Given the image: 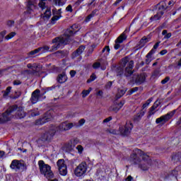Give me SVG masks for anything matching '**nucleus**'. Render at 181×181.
<instances>
[{
	"mask_svg": "<svg viewBox=\"0 0 181 181\" xmlns=\"http://www.w3.org/2000/svg\"><path fill=\"white\" fill-rule=\"evenodd\" d=\"M130 160L134 165H138L141 170H148L153 163L149 155L139 148H134L130 156Z\"/></svg>",
	"mask_w": 181,
	"mask_h": 181,
	"instance_id": "f257e3e1",
	"label": "nucleus"
},
{
	"mask_svg": "<svg viewBox=\"0 0 181 181\" xmlns=\"http://www.w3.org/2000/svg\"><path fill=\"white\" fill-rule=\"evenodd\" d=\"M76 28V25H72L71 30H66L64 35L52 40V43H54V45L52 47L50 52H56V50L60 49L63 45H67V43L70 42V37L78 32V30H74Z\"/></svg>",
	"mask_w": 181,
	"mask_h": 181,
	"instance_id": "f03ea898",
	"label": "nucleus"
},
{
	"mask_svg": "<svg viewBox=\"0 0 181 181\" xmlns=\"http://www.w3.org/2000/svg\"><path fill=\"white\" fill-rule=\"evenodd\" d=\"M16 110V118L22 119L26 117V113H25L23 108L18 107V106L15 105L8 107V109L4 113L0 114V124L6 122V121H10L11 118H12L11 114H12V112Z\"/></svg>",
	"mask_w": 181,
	"mask_h": 181,
	"instance_id": "7ed1b4c3",
	"label": "nucleus"
},
{
	"mask_svg": "<svg viewBox=\"0 0 181 181\" xmlns=\"http://www.w3.org/2000/svg\"><path fill=\"white\" fill-rule=\"evenodd\" d=\"M132 128H134V125L131 122H127L125 125L119 126V131L115 129H110L109 131L110 134H112L113 135H123V136H127V135H129L131 131H132Z\"/></svg>",
	"mask_w": 181,
	"mask_h": 181,
	"instance_id": "20e7f679",
	"label": "nucleus"
},
{
	"mask_svg": "<svg viewBox=\"0 0 181 181\" xmlns=\"http://www.w3.org/2000/svg\"><path fill=\"white\" fill-rule=\"evenodd\" d=\"M38 165L41 175H43L46 179H52L54 175L50 165L45 164L44 160H40Z\"/></svg>",
	"mask_w": 181,
	"mask_h": 181,
	"instance_id": "39448f33",
	"label": "nucleus"
},
{
	"mask_svg": "<svg viewBox=\"0 0 181 181\" xmlns=\"http://www.w3.org/2000/svg\"><path fill=\"white\" fill-rule=\"evenodd\" d=\"M87 173V163L82 162L74 170V174L78 177H81V176H84Z\"/></svg>",
	"mask_w": 181,
	"mask_h": 181,
	"instance_id": "423d86ee",
	"label": "nucleus"
},
{
	"mask_svg": "<svg viewBox=\"0 0 181 181\" xmlns=\"http://www.w3.org/2000/svg\"><path fill=\"white\" fill-rule=\"evenodd\" d=\"M26 8L28 13H35V11L39 9V6H37V0H27Z\"/></svg>",
	"mask_w": 181,
	"mask_h": 181,
	"instance_id": "0eeeda50",
	"label": "nucleus"
},
{
	"mask_svg": "<svg viewBox=\"0 0 181 181\" xmlns=\"http://www.w3.org/2000/svg\"><path fill=\"white\" fill-rule=\"evenodd\" d=\"M10 168L11 169H13V170L18 172V170H21V169H26V164L22 160H13L10 165Z\"/></svg>",
	"mask_w": 181,
	"mask_h": 181,
	"instance_id": "6e6552de",
	"label": "nucleus"
},
{
	"mask_svg": "<svg viewBox=\"0 0 181 181\" xmlns=\"http://www.w3.org/2000/svg\"><path fill=\"white\" fill-rule=\"evenodd\" d=\"M51 119H53V111L49 110L45 113L44 117L36 120L35 124L37 125H43V124L49 122Z\"/></svg>",
	"mask_w": 181,
	"mask_h": 181,
	"instance_id": "1a4fd4ad",
	"label": "nucleus"
},
{
	"mask_svg": "<svg viewBox=\"0 0 181 181\" xmlns=\"http://www.w3.org/2000/svg\"><path fill=\"white\" fill-rule=\"evenodd\" d=\"M176 113V110H173L172 112H170L167 113L165 115H163L156 119V124H165V122H168L172 117L175 115Z\"/></svg>",
	"mask_w": 181,
	"mask_h": 181,
	"instance_id": "9d476101",
	"label": "nucleus"
},
{
	"mask_svg": "<svg viewBox=\"0 0 181 181\" xmlns=\"http://www.w3.org/2000/svg\"><path fill=\"white\" fill-rule=\"evenodd\" d=\"M57 165L60 175H62V176H66V175H67V165L66 164V161L63 159H59L57 162Z\"/></svg>",
	"mask_w": 181,
	"mask_h": 181,
	"instance_id": "9b49d317",
	"label": "nucleus"
},
{
	"mask_svg": "<svg viewBox=\"0 0 181 181\" xmlns=\"http://www.w3.org/2000/svg\"><path fill=\"white\" fill-rule=\"evenodd\" d=\"M80 142V140L78 139H71L69 141H68L65 145H64V150L66 152H71L73 149L76 147V145Z\"/></svg>",
	"mask_w": 181,
	"mask_h": 181,
	"instance_id": "f8f14e48",
	"label": "nucleus"
},
{
	"mask_svg": "<svg viewBox=\"0 0 181 181\" xmlns=\"http://www.w3.org/2000/svg\"><path fill=\"white\" fill-rule=\"evenodd\" d=\"M165 11H166V6L164 4L160 5L158 13L154 16L151 17L150 20L151 22H153V21H159L163 13H165Z\"/></svg>",
	"mask_w": 181,
	"mask_h": 181,
	"instance_id": "ddd939ff",
	"label": "nucleus"
},
{
	"mask_svg": "<svg viewBox=\"0 0 181 181\" xmlns=\"http://www.w3.org/2000/svg\"><path fill=\"white\" fill-rule=\"evenodd\" d=\"M44 93H40V90L36 89L32 93L30 101L32 104H36L38 101H40V97L44 95Z\"/></svg>",
	"mask_w": 181,
	"mask_h": 181,
	"instance_id": "4468645a",
	"label": "nucleus"
},
{
	"mask_svg": "<svg viewBox=\"0 0 181 181\" xmlns=\"http://www.w3.org/2000/svg\"><path fill=\"white\" fill-rule=\"evenodd\" d=\"M76 125V123H70L67 121L61 123L58 126V131H69L73 127Z\"/></svg>",
	"mask_w": 181,
	"mask_h": 181,
	"instance_id": "2eb2a0df",
	"label": "nucleus"
},
{
	"mask_svg": "<svg viewBox=\"0 0 181 181\" xmlns=\"http://www.w3.org/2000/svg\"><path fill=\"white\" fill-rule=\"evenodd\" d=\"M54 134H56V130L49 129L42 136L43 141H52L53 136H54Z\"/></svg>",
	"mask_w": 181,
	"mask_h": 181,
	"instance_id": "dca6fc26",
	"label": "nucleus"
},
{
	"mask_svg": "<svg viewBox=\"0 0 181 181\" xmlns=\"http://www.w3.org/2000/svg\"><path fill=\"white\" fill-rule=\"evenodd\" d=\"M127 39V35H125V33H123L120 36H119L117 40H115V50H118L119 47H121V45H119L120 43H122L124 40Z\"/></svg>",
	"mask_w": 181,
	"mask_h": 181,
	"instance_id": "f3484780",
	"label": "nucleus"
},
{
	"mask_svg": "<svg viewBox=\"0 0 181 181\" xmlns=\"http://www.w3.org/2000/svg\"><path fill=\"white\" fill-rule=\"evenodd\" d=\"M124 103L122 102H116L110 107V111H113V112H117L119 110L122 108Z\"/></svg>",
	"mask_w": 181,
	"mask_h": 181,
	"instance_id": "a211bd4d",
	"label": "nucleus"
},
{
	"mask_svg": "<svg viewBox=\"0 0 181 181\" xmlns=\"http://www.w3.org/2000/svg\"><path fill=\"white\" fill-rule=\"evenodd\" d=\"M133 68H134V61H130L125 69L124 74L125 76H127V77H128L129 76H131L134 73V71H132Z\"/></svg>",
	"mask_w": 181,
	"mask_h": 181,
	"instance_id": "6ab92c4d",
	"label": "nucleus"
},
{
	"mask_svg": "<svg viewBox=\"0 0 181 181\" xmlns=\"http://www.w3.org/2000/svg\"><path fill=\"white\" fill-rule=\"evenodd\" d=\"M128 63V58L125 57L122 59V62L120 63V66L118 69V75L121 76V74H124V67L127 66V64Z\"/></svg>",
	"mask_w": 181,
	"mask_h": 181,
	"instance_id": "aec40b11",
	"label": "nucleus"
},
{
	"mask_svg": "<svg viewBox=\"0 0 181 181\" xmlns=\"http://www.w3.org/2000/svg\"><path fill=\"white\" fill-rule=\"evenodd\" d=\"M57 81L61 84L63 83H66L67 81V75H66V73L64 72L59 74L57 78Z\"/></svg>",
	"mask_w": 181,
	"mask_h": 181,
	"instance_id": "412c9836",
	"label": "nucleus"
},
{
	"mask_svg": "<svg viewBox=\"0 0 181 181\" xmlns=\"http://www.w3.org/2000/svg\"><path fill=\"white\" fill-rule=\"evenodd\" d=\"M152 54H155V50L154 49H151L146 56V64H149V63H151V62H152Z\"/></svg>",
	"mask_w": 181,
	"mask_h": 181,
	"instance_id": "4be33fe9",
	"label": "nucleus"
},
{
	"mask_svg": "<svg viewBox=\"0 0 181 181\" xmlns=\"http://www.w3.org/2000/svg\"><path fill=\"white\" fill-rule=\"evenodd\" d=\"M145 74H141L139 75L136 78V84H142L144 81H145Z\"/></svg>",
	"mask_w": 181,
	"mask_h": 181,
	"instance_id": "5701e85b",
	"label": "nucleus"
},
{
	"mask_svg": "<svg viewBox=\"0 0 181 181\" xmlns=\"http://www.w3.org/2000/svg\"><path fill=\"white\" fill-rule=\"evenodd\" d=\"M50 16H52V10L50 7H47L43 14V18L45 19H50Z\"/></svg>",
	"mask_w": 181,
	"mask_h": 181,
	"instance_id": "b1692460",
	"label": "nucleus"
},
{
	"mask_svg": "<svg viewBox=\"0 0 181 181\" xmlns=\"http://www.w3.org/2000/svg\"><path fill=\"white\" fill-rule=\"evenodd\" d=\"M46 2H47V0H39L38 6L42 11H45V9L47 8V7H46Z\"/></svg>",
	"mask_w": 181,
	"mask_h": 181,
	"instance_id": "393cba45",
	"label": "nucleus"
},
{
	"mask_svg": "<svg viewBox=\"0 0 181 181\" xmlns=\"http://www.w3.org/2000/svg\"><path fill=\"white\" fill-rule=\"evenodd\" d=\"M11 90H12V87L8 86L6 88L5 90L2 92L4 98H6L7 97H8Z\"/></svg>",
	"mask_w": 181,
	"mask_h": 181,
	"instance_id": "a878e982",
	"label": "nucleus"
},
{
	"mask_svg": "<svg viewBox=\"0 0 181 181\" xmlns=\"http://www.w3.org/2000/svg\"><path fill=\"white\" fill-rule=\"evenodd\" d=\"M125 93H127V88L118 89L117 94L116 95L117 98H121Z\"/></svg>",
	"mask_w": 181,
	"mask_h": 181,
	"instance_id": "bb28decb",
	"label": "nucleus"
},
{
	"mask_svg": "<svg viewBox=\"0 0 181 181\" xmlns=\"http://www.w3.org/2000/svg\"><path fill=\"white\" fill-rule=\"evenodd\" d=\"M85 49H86V47L85 46H83V45L80 46L76 49V52H75V56H78V55L81 54V53H83Z\"/></svg>",
	"mask_w": 181,
	"mask_h": 181,
	"instance_id": "cd10ccee",
	"label": "nucleus"
},
{
	"mask_svg": "<svg viewBox=\"0 0 181 181\" xmlns=\"http://www.w3.org/2000/svg\"><path fill=\"white\" fill-rule=\"evenodd\" d=\"M16 36V32H11L8 35L5 36V40H11V39H13V37H15Z\"/></svg>",
	"mask_w": 181,
	"mask_h": 181,
	"instance_id": "c85d7f7f",
	"label": "nucleus"
},
{
	"mask_svg": "<svg viewBox=\"0 0 181 181\" xmlns=\"http://www.w3.org/2000/svg\"><path fill=\"white\" fill-rule=\"evenodd\" d=\"M95 13H97V10L93 11L92 13H90L86 18V22H90V21H91V18H94Z\"/></svg>",
	"mask_w": 181,
	"mask_h": 181,
	"instance_id": "c756f323",
	"label": "nucleus"
},
{
	"mask_svg": "<svg viewBox=\"0 0 181 181\" xmlns=\"http://www.w3.org/2000/svg\"><path fill=\"white\" fill-rule=\"evenodd\" d=\"M144 115H145V112L141 111L134 117V121H139V119H141L142 118V117H144Z\"/></svg>",
	"mask_w": 181,
	"mask_h": 181,
	"instance_id": "7c9ffc66",
	"label": "nucleus"
},
{
	"mask_svg": "<svg viewBox=\"0 0 181 181\" xmlns=\"http://www.w3.org/2000/svg\"><path fill=\"white\" fill-rule=\"evenodd\" d=\"M39 49L41 53H46L47 52H49V50L50 49V47H49V46L45 45L43 47H39Z\"/></svg>",
	"mask_w": 181,
	"mask_h": 181,
	"instance_id": "2f4dec72",
	"label": "nucleus"
},
{
	"mask_svg": "<svg viewBox=\"0 0 181 181\" xmlns=\"http://www.w3.org/2000/svg\"><path fill=\"white\" fill-rule=\"evenodd\" d=\"M93 90V88H89L88 90H83L82 91V97L83 98H86V95H88V94H90V93H91V90Z\"/></svg>",
	"mask_w": 181,
	"mask_h": 181,
	"instance_id": "473e14b6",
	"label": "nucleus"
},
{
	"mask_svg": "<svg viewBox=\"0 0 181 181\" xmlns=\"http://www.w3.org/2000/svg\"><path fill=\"white\" fill-rule=\"evenodd\" d=\"M6 36V30H3L0 32V43L4 42V39L5 40V37Z\"/></svg>",
	"mask_w": 181,
	"mask_h": 181,
	"instance_id": "72a5a7b5",
	"label": "nucleus"
},
{
	"mask_svg": "<svg viewBox=\"0 0 181 181\" xmlns=\"http://www.w3.org/2000/svg\"><path fill=\"white\" fill-rule=\"evenodd\" d=\"M54 5L57 6H63L66 2L62 1V0H53Z\"/></svg>",
	"mask_w": 181,
	"mask_h": 181,
	"instance_id": "f704fd0d",
	"label": "nucleus"
},
{
	"mask_svg": "<svg viewBox=\"0 0 181 181\" xmlns=\"http://www.w3.org/2000/svg\"><path fill=\"white\" fill-rule=\"evenodd\" d=\"M152 103V98H149L147 101L143 105L142 110H145V108H148L149 104Z\"/></svg>",
	"mask_w": 181,
	"mask_h": 181,
	"instance_id": "c9c22d12",
	"label": "nucleus"
},
{
	"mask_svg": "<svg viewBox=\"0 0 181 181\" xmlns=\"http://www.w3.org/2000/svg\"><path fill=\"white\" fill-rule=\"evenodd\" d=\"M40 52V49L39 48L35 49L28 53L29 56H35V54H37Z\"/></svg>",
	"mask_w": 181,
	"mask_h": 181,
	"instance_id": "e433bc0d",
	"label": "nucleus"
},
{
	"mask_svg": "<svg viewBox=\"0 0 181 181\" xmlns=\"http://www.w3.org/2000/svg\"><path fill=\"white\" fill-rule=\"evenodd\" d=\"M148 42H149V38H148V37H144L141 38V40H140L141 45H145L146 43H148Z\"/></svg>",
	"mask_w": 181,
	"mask_h": 181,
	"instance_id": "4c0bfd02",
	"label": "nucleus"
},
{
	"mask_svg": "<svg viewBox=\"0 0 181 181\" xmlns=\"http://www.w3.org/2000/svg\"><path fill=\"white\" fill-rule=\"evenodd\" d=\"M138 91V87L133 88L132 89H130L127 93L129 95H132V94H134V93H136Z\"/></svg>",
	"mask_w": 181,
	"mask_h": 181,
	"instance_id": "58836bf2",
	"label": "nucleus"
},
{
	"mask_svg": "<svg viewBox=\"0 0 181 181\" xmlns=\"http://www.w3.org/2000/svg\"><path fill=\"white\" fill-rule=\"evenodd\" d=\"M156 112V110H155L154 109H151V107L148 111V118H151V117H152V115H155Z\"/></svg>",
	"mask_w": 181,
	"mask_h": 181,
	"instance_id": "ea45409f",
	"label": "nucleus"
},
{
	"mask_svg": "<svg viewBox=\"0 0 181 181\" xmlns=\"http://www.w3.org/2000/svg\"><path fill=\"white\" fill-rule=\"evenodd\" d=\"M95 78H97V76H95V74H93L90 78L88 79L87 83H91L92 81H94V80H95Z\"/></svg>",
	"mask_w": 181,
	"mask_h": 181,
	"instance_id": "a19ab883",
	"label": "nucleus"
},
{
	"mask_svg": "<svg viewBox=\"0 0 181 181\" xmlns=\"http://www.w3.org/2000/svg\"><path fill=\"white\" fill-rule=\"evenodd\" d=\"M60 18H62V15L59 16H54L52 18V23H54L56 22V21H59L60 19Z\"/></svg>",
	"mask_w": 181,
	"mask_h": 181,
	"instance_id": "79ce46f5",
	"label": "nucleus"
},
{
	"mask_svg": "<svg viewBox=\"0 0 181 181\" xmlns=\"http://www.w3.org/2000/svg\"><path fill=\"white\" fill-rule=\"evenodd\" d=\"M159 104H160V103H158V100H156V103H154L153 105L151 108L152 110H156V108L159 107Z\"/></svg>",
	"mask_w": 181,
	"mask_h": 181,
	"instance_id": "37998d69",
	"label": "nucleus"
},
{
	"mask_svg": "<svg viewBox=\"0 0 181 181\" xmlns=\"http://www.w3.org/2000/svg\"><path fill=\"white\" fill-rule=\"evenodd\" d=\"M76 149L78 150L79 153H82L83 151H84V148H83V146L81 145L77 146Z\"/></svg>",
	"mask_w": 181,
	"mask_h": 181,
	"instance_id": "c03bdc74",
	"label": "nucleus"
},
{
	"mask_svg": "<svg viewBox=\"0 0 181 181\" xmlns=\"http://www.w3.org/2000/svg\"><path fill=\"white\" fill-rule=\"evenodd\" d=\"M177 175H179V168L173 170V176H177Z\"/></svg>",
	"mask_w": 181,
	"mask_h": 181,
	"instance_id": "a18cd8bd",
	"label": "nucleus"
},
{
	"mask_svg": "<svg viewBox=\"0 0 181 181\" xmlns=\"http://www.w3.org/2000/svg\"><path fill=\"white\" fill-rule=\"evenodd\" d=\"M95 1V0H92V1L89 4H88V6L90 9V8H94L95 6V4H94V2Z\"/></svg>",
	"mask_w": 181,
	"mask_h": 181,
	"instance_id": "49530a36",
	"label": "nucleus"
},
{
	"mask_svg": "<svg viewBox=\"0 0 181 181\" xmlns=\"http://www.w3.org/2000/svg\"><path fill=\"white\" fill-rule=\"evenodd\" d=\"M169 80H170L169 76L165 77L163 80L161 81V84H166Z\"/></svg>",
	"mask_w": 181,
	"mask_h": 181,
	"instance_id": "de8ad7c7",
	"label": "nucleus"
},
{
	"mask_svg": "<svg viewBox=\"0 0 181 181\" xmlns=\"http://www.w3.org/2000/svg\"><path fill=\"white\" fill-rule=\"evenodd\" d=\"M15 25V21H7V26H9V28H12Z\"/></svg>",
	"mask_w": 181,
	"mask_h": 181,
	"instance_id": "09e8293b",
	"label": "nucleus"
},
{
	"mask_svg": "<svg viewBox=\"0 0 181 181\" xmlns=\"http://www.w3.org/2000/svg\"><path fill=\"white\" fill-rule=\"evenodd\" d=\"M101 66L100 62H95L93 65V69H98Z\"/></svg>",
	"mask_w": 181,
	"mask_h": 181,
	"instance_id": "8fccbe9b",
	"label": "nucleus"
},
{
	"mask_svg": "<svg viewBox=\"0 0 181 181\" xmlns=\"http://www.w3.org/2000/svg\"><path fill=\"white\" fill-rule=\"evenodd\" d=\"M180 154H175L172 156V160H179V156Z\"/></svg>",
	"mask_w": 181,
	"mask_h": 181,
	"instance_id": "3c124183",
	"label": "nucleus"
},
{
	"mask_svg": "<svg viewBox=\"0 0 181 181\" xmlns=\"http://www.w3.org/2000/svg\"><path fill=\"white\" fill-rule=\"evenodd\" d=\"M84 0H78L76 2H75L74 6H75V8H77V6H78Z\"/></svg>",
	"mask_w": 181,
	"mask_h": 181,
	"instance_id": "603ef678",
	"label": "nucleus"
},
{
	"mask_svg": "<svg viewBox=\"0 0 181 181\" xmlns=\"http://www.w3.org/2000/svg\"><path fill=\"white\" fill-rule=\"evenodd\" d=\"M66 12H73V7L71 6V5H69L66 8Z\"/></svg>",
	"mask_w": 181,
	"mask_h": 181,
	"instance_id": "864d4df0",
	"label": "nucleus"
},
{
	"mask_svg": "<svg viewBox=\"0 0 181 181\" xmlns=\"http://www.w3.org/2000/svg\"><path fill=\"white\" fill-rule=\"evenodd\" d=\"M160 43V42H156L155 45H154V46H153V49H151V50H155V52H156V49H158V47H159V44Z\"/></svg>",
	"mask_w": 181,
	"mask_h": 181,
	"instance_id": "5fc2aeb1",
	"label": "nucleus"
},
{
	"mask_svg": "<svg viewBox=\"0 0 181 181\" xmlns=\"http://www.w3.org/2000/svg\"><path fill=\"white\" fill-rule=\"evenodd\" d=\"M85 123H86V119H80L79 122H78V124H79V125H80L81 127L83 126V125H84Z\"/></svg>",
	"mask_w": 181,
	"mask_h": 181,
	"instance_id": "6e6d98bb",
	"label": "nucleus"
},
{
	"mask_svg": "<svg viewBox=\"0 0 181 181\" xmlns=\"http://www.w3.org/2000/svg\"><path fill=\"white\" fill-rule=\"evenodd\" d=\"M27 66H28V69H35V67H37V66H36V64H33L32 65V64H28V65H27Z\"/></svg>",
	"mask_w": 181,
	"mask_h": 181,
	"instance_id": "4d7b16f0",
	"label": "nucleus"
},
{
	"mask_svg": "<svg viewBox=\"0 0 181 181\" xmlns=\"http://www.w3.org/2000/svg\"><path fill=\"white\" fill-rule=\"evenodd\" d=\"M172 37V33H168L164 36V39H170Z\"/></svg>",
	"mask_w": 181,
	"mask_h": 181,
	"instance_id": "13d9d810",
	"label": "nucleus"
},
{
	"mask_svg": "<svg viewBox=\"0 0 181 181\" xmlns=\"http://www.w3.org/2000/svg\"><path fill=\"white\" fill-rule=\"evenodd\" d=\"M166 53H168V50L167 49H163L160 52V54L161 56H165V54H166Z\"/></svg>",
	"mask_w": 181,
	"mask_h": 181,
	"instance_id": "bf43d9fd",
	"label": "nucleus"
},
{
	"mask_svg": "<svg viewBox=\"0 0 181 181\" xmlns=\"http://www.w3.org/2000/svg\"><path fill=\"white\" fill-rule=\"evenodd\" d=\"M105 50L107 51V53H110V47L106 46L103 48V49L102 50L103 53H104V52H105Z\"/></svg>",
	"mask_w": 181,
	"mask_h": 181,
	"instance_id": "052dcab7",
	"label": "nucleus"
},
{
	"mask_svg": "<svg viewBox=\"0 0 181 181\" xmlns=\"http://www.w3.org/2000/svg\"><path fill=\"white\" fill-rule=\"evenodd\" d=\"M21 84H22V82H21V81H19V80H16V81H13V85L14 86H19Z\"/></svg>",
	"mask_w": 181,
	"mask_h": 181,
	"instance_id": "680f3d73",
	"label": "nucleus"
},
{
	"mask_svg": "<svg viewBox=\"0 0 181 181\" xmlns=\"http://www.w3.org/2000/svg\"><path fill=\"white\" fill-rule=\"evenodd\" d=\"M112 119V117H109L103 120V122H104V123L110 122V121H111Z\"/></svg>",
	"mask_w": 181,
	"mask_h": 181,
	"instance_id": "e2e57ef3",
	"label": "nucleus"
},
{
	"mask_svg": "<svg viewBox=\"0 0 181 181\" xmlns=\"http://www.w3.org/2000/svg\"><path fill=\"white\" fill-rule=\"evenodd\" d=\"M76 71H74V70H72V71H70V76H71V77H74V76H76Z\"/></svg>",
	"mask_w": 181,
	"mask_h": 181,
	"instance_id": "0e129e2a",
	"label": "nucleus"
},
{
	"mask_svg": "<svg viewBox=\"0 0 181 181\" xmlns=\"http://www.w3.org/2000/svg\"><path fill=\"white\" fill-rule=\"evenodd\" d=\"M111 86H112V82L110 81L106 84V88H111Z\"/></svg>",
	"mask_w": 181,
	"mask_h": 181,
	"instance_id": "69168bd1",
	"label": "nucleus"
},
{
	"mask_svg": "<svg viewBox=\"0 0 181 181\" xmlns=\"http://www.w3.org/2000/svg\"><path fill=\"white\" fill-rule=\"evenodd\" d=\"M5 156V151H0V158Z\"/></svg>",
	"mask_w": 181,
	"mask_h": 181,
	"instance_id": "338daca9",
	"label": "nucleus"
},
{
	"mask_svg": "<svg viewBox=\"0 0 181 181\" xmlns=\"http://www.w3.org/2000/svg\"><path fill=\"white\" fill-rule=\"evenodd\" d=\"M126 181H132V177L131 175H129L127 178H126Z\"/></svg>",
	"mask_w": 181,
	"mask_h": 181,
	"instance_id": "774afa93",
	"label": "nucleus"
}]
</instances>
